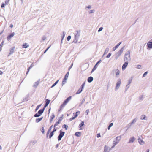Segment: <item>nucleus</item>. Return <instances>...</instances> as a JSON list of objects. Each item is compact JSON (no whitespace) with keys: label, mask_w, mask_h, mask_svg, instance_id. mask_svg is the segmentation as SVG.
Masks as SVG:
<instances>
[{"label":"nucleus","mask_w":152,"mask_h":152,"mask_svg":"<svg viewBox=\"0 0 152 152\" xmlns=\"http://www.w3.org/2000/svg\"><path fill=\"white\" fill-rule=\"evenodd\" d=\"M50 100H48V99H47L46 100V103L45 105V106L44 107V108H43V109H44V110H45V108L48 106V104H49L50 102Z\"/></svg>","instance_id":"f8f14e48"},{"label":"nucleus","mask_w":152,"mask_h":152,"mask_svg":"<svg viewBox=\"0 0 152 152\" xmlns=\"http://www.w3.org/2000/svg\"><path fill=\"white\" fill-rule=\"evenodd\" d=\"M46 39V37L45 36H43L42 39V40L44 41Z\"/></svg>","instance_id":"de8ad7c7"},{"label":"nucleus","mask_w":152,"mask_h":152,"mask_svg":"<svg viewBox=\"0 0 152 152\" xmlns=\"http://www.w3.org/2000/svg\"><path fill=\"white\" fill-rule=\"evenodd\" d=\"M59 81L58 80H57L56 81L55 83L51 87V88H52L53 87H54V86H56V85L58 83V82Z\"/></svg>","instance_id":"4c0bfd02"},{"label":"nucleus","mask_w":152,"mask_h":152,"mask_svg":"<svg viewBox=\"0 0 152 152\" xmlns=\"http://www.w3.org/2000/svg\"><path fill=\"white\" fill-rule=\"evenodd\" d=\"M130 51L128 50L125 53L124 55V60L125 61H128L131 60V57L130 56Z\"/></svg>","instance_id":"7ed1b4c3"},{"label":"nucleus","mask_w":152,"mask_h":152,"mask_svg":"<svg viewBox=\"0 0 152 152\" xmlns=\"http://www.w3.org/2000/svg\"><path fill=\"white\" fill-rule=\"evenodd\" d=\"M85 82L84 83H83V84H82V85H81V88L82 89H83V88H84V86H85Z\"/></svg>","instance_id":"603ef678"},{"label":"nucleus","mask_w":152,"mask_h":152,"mask_svg":"<svg viewBox=\"0 0 152 152\" xmlns=\"http://www.w3.org/2000/svg\"><path fill=\"white\" fill-rule=\"evenodd\" d=\"M41 105H42V104H39V105H38L36 108L35 111H37L39 109V108L41 107Z\"/></svg>","instance_id":"37998d69"},{"label":"nucleus","mask_w":152,"mask_h":152,"mask_svg":"<svg viewBox=\"0 0 152 152\" xmlns=\"http://www.w3.org/2000/svg\"><path fill=\"white\" fill-rule=\"evenodd\" d=\"M69 72H68L66 73V74L65 75V77H64V78L65 80H67L68 78V77L69 76Z\"/></svg>","instance_id":"2f4dec72"},{"label":"nucleus","mask_w":152,"mask_h":152,"mask_svg":"<svg viewBox=\"0 0 152 152\" xmlns=\"http://www.w3.org/2000/svg\"><path fill=\"white\" fill-rule=\"evenodd\" d=\"M93 80V78L92 77H90L88 78L87 80H88V82L89 83H91Z\"/></svg>","instance_id":"aec40b11"},{"label":"nucleus","mask_w":152,"mask_h":152,"mask_svg":"<svg viewBox=\"0 0 152 152\" xmlns=\"http://www.w3.org/2000/svg\"><path fill=\"white\" fill-rule=\"evenodd\" d=\"M121 83V80L120 79H118L117 82L116 86L115 87V89L116 90H118L120 86V84Z\"/></svg>","instance_id":"0eeeda50"},{"label":"nucleus","mask_w":152,"mask_h":152,"mask_svg":"<svg viewBox=\"0 0 152 152\" xmlns=\"http://www.w3.org/2000/svg\"><path fill=\"white\" fill-rule=\"evenodd\" d=\"M56 127H54V129L53 130V131H52L53 132V133L56 131V130L57 129H56L55 128Z\"/></svg>","instance_id":"052dcab7"},{"label":"nucleus","mask_w":152,"mask_h":152,"mask_svg":"<svg viewBox=\"0 0 152 152\" xmlns=\"http://www.w3.org/2000/svg\"><path fill=\"white\" fill-rule=\"evenodd\" d=\"M73 65V64L72 63L71 64V65L69 67V70H70L72 67V66Z\"/></svg>","instance_id":"774afa93"},{"label":"nucleus","mask_w":152,"mask_h":152,"mask_svg":"<svg viewBox=\"0 0 152 152\" xmlns=\"http://www.w3.org/2000/svg\"><path fill=\"white\" fill-rule=\"evenodd\" d=\"M14 49L15 48L13 47L10 49L9 56H10V55L14 53Z\"/></svg>","instance_id":"412c9836"},{"label":"nucleus","mask_w":152,"mask_h":152,"mask_svg":"<svg viewBox=\"0 0 152 152\" xmlns=\"http://www.w3.org/2000/svg\"><path fill=\"white\" fill-rule=\"evenodd\" d=\"M135 140V138L134 137H131L129 140V143H132Z\"/></svg>","instance_id":"f3484780"},{"label":"nucleus","mask_w":152,"mask_h":152,"mask_svg":"<svg viewBox=\"0 0 152 152\" xmlns=\"http://www.w3.org/2000/svg\"><path fill=\"white\" fill-rule=\"evenodd\" d=\"M37 142V141L36 140H32L31 141L30 143L32 145H34Z\"/></svg>","instance_id":"f704fd0d"},{"label":"nucleus","mask_w":152,"mask_h":152,"mask_svg":"<svg viewBox=\"0 0 152 152\" xmlns=\"http://www.w3.org/2000/svg\"><path fill=\"white\" fill-rule=\"evenodd\" d=\"M97 137L98 138L101 137V135L100 133H98L97 134Z\"/></svg>","instance_id":"bf43d9fd"},{"label":"nucleus","mask_w":152,"mask_h":152,"mask_svg":"<svg viewBox=\"0 0 152 152\" xmlns=\"http://www.w3.org/2000/svg\"><path fill=\"white\" fill-rule=\"evenodd\" d=\"M63 127L64 128H65L66 130L68 127V126L67 125L65 124H64L63 125Z\"/></svg>","instance_id":"3c124183"},{"label":"nucleus","mask_w":152,"mask_h":152,"mask_svg":"<svg viewBox=\"0 0 152 152\" xmlns=\"http://www.w3.org/2000/svg\"><path fill=\"white\" fill-rule=\"evenodd\" d=\"M89 112V110L88 109L86 110V113L87 115H88Z\"/></svg>","instance_id":"13d9d810"},{"label":"nucleus","mask_w":152,"mask_h":152,"mask_svg":"<svg viewBox=\"0 0 152 152\" xmlns=\"http://www.w3.org/2000/svg\"><path fill=\"white\" fill-rule=\"evenodd\" d=\"M44 132H45V131H44V128L43 127H42V133H44Z\"/></svg>","instance_id":"e2e57ef3"},{"label":"nucleus","mask_w":152,"mask_h":152,"mask_svg":"<svg viewBox=\"0 0 152 152\" xmlns=\"http://www.w3.org/2000/svg\"><path fill=\"white\" fill-rule=\"evenodd\" d=\"M147 72H145L144 74H143V77H145V76L147 75Z\"/></svg>","instance_id":"4d7b16f0"},{"label":"nucleus","mask_w":152,"mask_h":152,"mask_svg":"<svg viewBox=\"0 0 152 152\" xmlns=\"http://www.w3.org/2000/svg\"><path fill=\"white\" fill-rule=\"evenodd\" d=\"M15 33L14 32L12 33L10 35H8L7 37V39L8 41L10 40L12 37H13L15 35Z\"/></svg>","instance_id":"9b49d317"},{"label":"nucleus","mask_w":152,"mask_h":152,"mask_svg":"<svg viewBox=\"0 0 152 152\" xmlns=\"http://www.w3.org/2000/svg\"><path fill=\"white\" fill-rule=\"evenodd\" d=\"M152 40L149 41L147 44V47L148 48H152Z\"/></svg>","instance_id":"9d476101"},{"label":"nucleus","mask_w":152,"mask_h":152,"mask_svg":"<svg viewBox=\"0 0 152 152\" xmlns=\"http://www.w3.org/2000/svg\"><path fill=\"white\" fill-rule=\"evenodd\" d=\"M4 42V41H3L0 45V52L2 48Z\"/></svg>","instance_id":"c85d7f7f"},{"label":"nucleus","mask_w":152,"mask_h":152,"mask_svg":"<svg viewBox=\"0 0 152 152\" xmlns=\"http://www.w3.org/2000/svg\"><path fill=\"white\" fill-rule=\"evenodd\" d=\"M136 68L138 69H141L142 68V66L140 65H136Z\"/></svg>","instance_id":"72a5a7b5"},{"label":"nucleus","mask_w":152,"mask_h":152,"mask_svg":"<svg viewBox=\"0 0 152 152\" xmlns=\"http://www.w3.org/2000/svg\"><path fill=\"white\" fill-rule=\"evenodd\" d=\"M138 142L140 145H143L144 144V142L141 139H138Z\"/></svg>","instance_id":"cd10ccee"},{"label":"nucleus","mask_w":152,"mask_h":152,"mask_svg":"<svg viewBox=\"0 0 152 152\" xmlns=\"http://www.w3.org/2000/svg\"><path fill=\"white\" fill-rule=\"evenodd\" d=\"M109 48H106L105 50L104 51V54L103 55V56H104L105 54H107L109 51Z\"/></svg>","instance_id":"c756f323"},{"label":"nucleus","mask_w":152,"mask_h":152,"mask_svg":"<svg viewBox=\"0 0 152 152\" xmlns=\"http://www.w3.org/2000/svg\"><path fill=\"white\" fill-rule=\"evenodd\" d=\"M53 127V125H52L49 128V129L48 130V131H49V132H50L52 129V128Z\"/></svg>","instance_id":"5fc2aeb1"},{"label":"nucleus","mask_w":152,"mask_h":152,"mask_svg":"<svg viewBox=\"0 0 152 152\" xmlns=\"http://www.w3.org/2000/svg\"><path fill=\"white\" fill-rule=\"evenodd\" d=\"M43 118V117H41L40 118H37L36 119L35 122L36 123H38L41 121Z\"/></svg>","instance_id":"393cba45"},{"label":"nucleus","mask_w":152,"mask_h":152,"mask_svg":"<svg viewBox=\"0 0 152 152\" xmlns=\"http://www.w3.org/2000/svg\"><path fill=\"white\" fill-rule=\"evenodd\" d=\"M10 0H6L5 3L6 4H8Z\"/></svg>","instance_id":"864d4df0"},{"label":"nucleus","mask_w":152,"mask_h":152,"mask_svg":"<svg viewBox=\"0 0 152 152\" xmlns=\"http://www.w3.org/2000/svg\"><path fill=\"white\" fill-rule=\"evenodd\" d=\"M144 98V96L142 95H140L139 97V99L140 100H142Z\"/></svg>","instance_id":"a19ab883"},{"label":"nucleus","mask_w":152,"mask_h":152,"mask_svg":"<svg viewBox=\"0 0 152 152\" xmlns=\"http://www.w3.org/2000/svg\"><path fill=\"white\" fill-rule=\"evenodd\" d=\"M65 80L64 78V79L62 83V86H63L64 85L66 82V80Z\"/></svg>","instance_id":"473e14b6"},{"label":"nucleus","mask_w":152,"mask_h":152,"mask_svg":"<svg viewBox=\"0 0 152 152\" xmlns=\"http://www.w3.org/2000/svg\"><path fill=\"white\" fill-rule=\"evenodd\" d=\"M115 73L116 75V77H118L120 75V71L119 70L116 69L115 70Z\"/></svg>","instance_id":"6ab92c4d"},{"label":"nucleus","mask_w":152,"mask_h":152,"mask_svg":"<svg viewBox=\"0 0 152 152\" xmlns=\"http://www.w3.org/2000/svg\"><path fill=\"white\" fill-rule=\"evenodd\" d=\"M103 29V28L102 27H100L99 28L98 31V32H99L101 31H102V30Z\"/></svg>","instance_id":"8fccbe9b"},{"label":"nucleus","mask_w":152,"mask_h":152,"mask_svg":"<svg viewBox=\"0 0 152 152\" xmlns=\"http://www.w3.org/2000/svg\"><path fill=\"white\" fill-rule=\"evenodd\" d=\"M125 62L124 63V64L123 65L122 69L123 70H124L126 67L127 66V65L128 64V61H125Z\"/></svg>","instance_id":"1a4fd4ad"},{"label":"nucleus","mask_w":152,"mask_h":152,"mask_svg":"<svg viewBox=\"0 0 152 152\" xmlns=\"http://www.w3.org/2000/svg\"><path fill=\"white\" fill-rule=\"evenodd\" d=\"M44 110V109L40 110L37 113H36L34 115V117H39L41 116L43 113Z\"/></svg>","instance_id":"423d86ee"},{"label":"nucleus","mask_w":152,"mask_h":152,"mask_svg":"<svg viewBox=\"0 0 152 152\" xmlns=\"http://www.w3.org/2000/svg\"><path fill=\"white\" fill-rule=\"evenodd\" d=\"M75 118V117L74 116L73 117H72L71 118H70L69 119V120L70 121H71L74 119Z\"/></svg>","instance_id":"6e6d98bb"},{"label":"nucleus","mask_w":152,"mask_h":152,"mask_svg":"<svg viewBox=\"0 0 152 152\" xmlns=\"http://www.w3.org/2000/svg\"><path fill=\"white\" fill-rule=\"evenodd\" d=\"M39 80H38L37 82L34 83V84L33 85V87L34 88H36L39 85Z\"/></svg>","instance_id":"dca6fc26"},{"label":"nucleus","mask_w":152,"mask_h":152,"mask_svg":"<svg viewBox=\"0 0 152 152\" xmlns=\"http://www.w3.org/2000/svg\"><path fill=\"white\" fill-rule=\"evenodd\" d=\"M124 49V47H122L116 53L115 55V59H117L120 56L123 52Z\"/></svg>","instance_id":"39448f33"},{"label":"nucleus","mask_w":152,"mask_h":152,"mask_svg":"<svg viewBox=\"0 0 152 152\" xmlns=\"http://www.w3.org/2000/svg\"><path fill=\"white\" fill-rule=\"evenodd\" d=\"M121 139V135L117 136L113 142V145L111 147V148H114L119 143Z\"/></svg>","instance_id":"f03ea898"},{"label":"nucleus","mask_w":152,"mask_h":152,"mask_svg":"<svg viewBox=\"0 0 152 152\" xmlns=\"http://www.w3.org/2000/svg\"><path fill=\"white\" fill-rule=\"evenodd\" d=\"M80 113V111H78L76 112L75 113H73V114H75V115L74 116L75 117V118H76L78 116V114H79Z\"/></svg>","instance_id":"a878e982"},{"label":"nucleus","mask_w":152,"mask_h":152,"mask_svg":"<svg viewBox=\"0 0 152 152\" xmlns=\"http://www.w3.org/2000/svg\"><path fill=\"white\" fill-rule=\"evenodd\" d=\"M132 77L131 78H129L128 80V84H130L132 82Z\"/></svg>","instance_id":"e433bc0d"},{"label":"nucleus","mask_w":152,"mask_h":152,"mask_svg":"<svg viewBox=\"0 0 152 152\" xmlns=\"http://www.w3.org/2000/svg\"><path fill=\"white\" fill-rule=\"evenodd\" d=\"M118 47L119 46L117 44L115 47L113 48V51H115L116 49L118 48Z\"/></svg>","instance_id":"c9c22d12"},{"label":"nucleus","mask_w":152,"mask_h":152,"mask_svg":"<svg viewBox=\"0 0 152 152\" xmlns=\"http://www.w3.org/2000/svg\"><path fill=\"white\" fill-rule=\"evenodd\" d=\"M82 90L83 89H82L81 88H80L76 93V94H77L81 93V92L82 91Z\"/></svg>","instance_id":"bb28decb"},{"label":"nucleus","mask_w":152,"mask_h":152,"mask_svg":"<svg viewBox=\"0 0 152 152\" xmlns=\"http://www.w3.org/2000/svg\"><path fill=\"white\" fill-rule=\"evenodd\" d=\"M85 99H85V98H84V99H83V100H82V102H81V104H83V103H84V102H85Z\"/></svg>","instance_id":"680f3d73"},{"label":"nucleus","mask_w":152,"mask_h":152,"mask_svg":"<svg viewBox=\"0 0 152 152\" xmlns=\"http://www.w3.org/2000/svg\"><path fill=\"white\" fill-rule=\"evenodd\" d=\"M55 116L54 114H52L51 116V119L50 121H52L53 119L55 118Z\"/></svg>","instance_id":"49530a36"},{"label":"nucleus","mask_w":152,"mask_h":152,"mask_svg":"<svg viewBox=\"0 0 152 152\" xmlns=\"http://www.w3.org/2000/svg\"><path fill=\"white\" fill-rule=\"evenodd\" d=\"M111 55V54L110 53H109L106 56V57L107 58H108L110 57Z\"/></svg>","instance_id":"a18cd8bd"},{"label":"nucleus","mask_w":152,"mask_h":152,"mask_svg":"<svg viewBox=\"0 0 152 152\" xmlns=\"http://www.w3.org/2000/svg\"><path fill=\"white\" fill-rule=\"evenodd\" d=\"M72 98V97L71 96H70L66 98L64 101V102L60 106V108L61 109H62L63 107H64L66 104Z\"/></svg>","instance_id":"20e7f679"},{"label":"nucleus","mask_w":152,"mask_h":152,"mask_svg":"<svg viewBox=\"0 0 152 152\" xmlns=\"http://www.w3.org/2000/svg\"><path fill=\"white\" fill-rule=\"evenodd\" d=\"M65 132H62L61 131H60V134L58 137V140L59 141H60L61 140Z\"/></svg>","instance_id":"6e6552de"},{"label":"nucleus","mask_w":152,"mask_h":152,"mask_svg":"<svg viewBox=\"0 0 152 152\" xmlns=\"http://www.w3.org/2000/svg\"><path fill=\"white\" fill-rule=\"evenodd\" d=\"M110 149L109 148L108 146H104V152H110Z\"/></svg>","instance_id":"4468645a"},{"label":"nucleus","mask_w":152,"mask_h":152,"mask_svg":"<svg viewBox=\"0 0 152 152\" xmlns=\"http://www.w3.org/2000/svg\"><path fill=\"white\" fill-rule=\"evenodd\" d=\"M92 8V7L90 5H88V6H86L85 7V9L86 10H90Z\"/></svg>","instance_id":"4be33fe9"},{"label":"nucleus","mask_w":152,"mask_h":152,"mask_svg":"<svg viewBox=\"0 0 152 152\" xmlns=\"http://www.w3.org/2000/svg\"><path fill=\"white\" fill-rule=\"evenodd\" d=\"M29 46V45L26 43H24L22 45V47L25 48H28Z\"/></svg>","instance_id":"a211bd4d"},{"label":"nucleus","mask_w":152,"mask_h":152,"mask_svg":"<svg viewBox=\"0 0 152 152\" xmlns=\"http://www.w3.org/2000/svg\"><path fill=\"white\" fill-rule=\"evenodd\" d=\"M53 132H52L49 135V138H50L53 135Z\"/></svg>","instance_id":"79ce46f5"},{"label":"nucleus","mask_w":152,"mask_h":152,"mask_svg":"<svg viewBox=\"0 0 152 152\" xmlns=\"http://www.w3.org/2000/svg\"><path fill=\"white\" fill-rule=\"evenodd\" d=\"M145 115H142L141 116L140 119L141 120H145Z\"/></svg>","instance_id":"ea45409f"},{"label":"nucleus","mask_w":152,"mask_h":152,"mask_svg":"<svg viewBox=\"0 0 152 152\" xmlns=\"http://www.w3.org/2000/svg\"><path fill=\"white\" fill-rule=\"evenodd\" d=\"M84 125V123L83 121H82L81 123L79 125L80 127L83 126Z\"/></svg>","instance_id":"58836bf2"},{"label":"nucleus","mask_w":152,"mask_h":152,"mask_svg":"<svg viewBox=\"0 0 152 152\" xmlns=\"http://www.w3.org/2000/svg\"><path fill=\"white\" fill-rule=\"evenodd\" d=\"M129 84H128L126 86V90H127L130 87Z\"/></svg>","instance_id":"c03bdc74"},{"label":"nucleus","mask_w":152,"mask_h":152,"mask_svg":"<svg viewBox=\"0 0 152 152\" xmlns=\"http://www.w3.org/2000/svg\"><path fill=\"white\" fill-rule=\"evenodd\" d=\"M137 120V118L133 119L132 122L128 124V125L129 126H131L132 124L135 123L136 122Z\"/></svg>","instance_id":"ddd939ff"},{"label":"nucleus","mask_w":152,"mask_h":152,"mask_svg":"<svg viewBox=\"0 0 152 152\" xmlns=\"http://www.w3.org/2000/svg\"><path fill=\"white\" fill-rule=\"evenodd\" d=\"M66 34V32L64 31H63L62 32V35L61 37V38H62V40H63L64 38L65 37V36Z\"/></svg>","instance_id":"7c9ffc66"},{"label":"nucleus","mask_w":152,"mask_h":152,"mask_svg":"<svg viewBox=\"0 0 152 152\" xmlns=\"http://www.w3.org/2000/svg\"><path fill=\"white\" fill-rule=\"evenodd\" d=\"M81 134V132H77L75 133V135L77 137H79L80 136Z\"/></svg>","instance_id":"b1692460"},{"label":"nucleus","mask_w":152,"mask_h":152,"mask_svg":"<svg viewBox=\"0 0 152 152\" xmlns=\"http://www.w3.org/2000/svg\"><path fill=\"white\" fill-rule=\"evenodd\" d=\"M101 61V60H99L98 62H97L96 64L95 65V66H94V68H93V69L92 70V72H93V71H94V70H95L97 68L96 66H97V64L99 63Z\"/></svg>","instance_id":"2eb2a0df"},{"label":"nucleus","mask_w":152,"mask_h":152,"mask_svg":"<svg viewBox=\"0 0 152 152\" xmlns=\"http://www.w3.org/2000/svg\"><path fill=\"white\" fill-rule=\"evenodd\" d=\"M71 37L70 36H68L67 37V40L68 41H69L70 40V39Z\"/></svg>","instance_id":"09e8293b"},{"label":"nucleus","mask_w":152,"mask_h":152,"mask_svg":"<svg viewBox=\"0 0 152 152\" xmlns=\"http://www.w3.org/2000/svg\"><path fill=\"white\" fill-rule=\"evenodd\" d=\"M95 12V10H91L88 11V12L89 14H91L94 13Z\"/></svg>","instance_id":"5701e85b"},{"label":"nucleus","mask_w":152,"mask_h":152,"mask_svg":"<svg viewBox=\"0 0 152 152\" xmlns=\"http://www.w3.org/2000/svg\"><path fill=\"white\" fill-rule=\"evenodd\" d=\"M50 48V47H49L48 48H47V49L45 50V51H44V53H45L48 50V49Z\"/></svg>","instance_id":"0e129e2a"},{"label":"nucleus","mask_w":152,"mask_h":152,"mask_svg":"<svg viewBox=\"0 0 152 152\" xmlns=\"http://www.w3.org/2000/svg\"><path fill=\"white\" fill-rule=\"evenodd\" d=\"M5 4L4 3H2L1 5V8H3L4 7Z\"/></svg>","instance_id":"69168bd1"},{"label":"nucleus","mask_w":152,"mask_h":152,"mask_svg":"<svg viewBox=\"0 0 152 152\" xmlns=\"http://www.w3.org/2000/svg\"><path fill=\"white\" fill-rule=\"evenodd\" d=\"M81 31L80 30H77L75 31L74 33V36L73 42L74 43H76L79 39Z\"/></svg>","instance_id":"f257e3e1"},{"label":"nucleus","mask_w":152,"mask_h":152,"mask_svg":"<svg viewBox=\"0 0 152 152\" xmlns=\"http://www.w3.org/2000/svg\"><path fill=\"white\" fill-rule=\"evenodd\" d=\"M50 132H49V131H48V132H47V134H46V136H47V137H48V135L49 134Z\"/></svg>","instance_id":"338daca9"}]
</instances>
